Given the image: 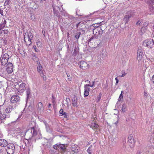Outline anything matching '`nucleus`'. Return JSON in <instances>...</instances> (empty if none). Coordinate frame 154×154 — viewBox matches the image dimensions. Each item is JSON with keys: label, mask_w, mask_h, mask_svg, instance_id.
<instances>
[{"label": "nucleus", "mask_w": 154, "mask_h": 154, "mask_svg": "<svg viewBox=\"0 0 154 154\" xmlns=\"http://www.w3.org/2000/svg\"><path fill=\"white\" fill-rule=\"evenodd\" d=\"M53 11H54V14H55V11L54 10V9H53Z\"/></svg>", "instance_id": "obj_52"}, {"label": "nucleus", "mask_w": 154, "mask_h": 154, "mask_svg": "<svg viewBox=\"0 0 154 154\" xmlns=\"http://www.w3.org/2000/svg\"><path fill=\"white\" fill-rule=\"evenodd\" d=\"M69 33H68V36H69Z\"/></svg>", "instance_id": "obj_58"}, {"label": "nucleus", "mask_w": 154, "mask_h": 154, "mask_svg": "<svg viewBox=\"0 0 154 154\" xmlns=\"http://www.w3.org/2000/svg\"><path fill=\"white\" fill-rule=\"evenodd\" d=\"M60 116H62L63 114V110L62 109H61L59 111Z\"/></svg>", "instance_id": "obj_31"}, {"label": "nucleus", "mask_w": 154, "mask_h": 154, "mask_svg": "<svg viewBox=\"0 0 154 154\" xmlns=\"http://www.w3.org/2000/svg\"><path fill=\"white\" fill-rule=\"evenodd\" d=\"M94 38V37H92L91 38H90L89 39V41L90 42L91 40L93 39Z\"/></svg>", "instance_id": "obj_44"}, {"label": "nucleus", "mask_w": 154, "mask_h": 154, "mask_svg": "<svg viewBox=\"0 0 154 154\" xmlns=\"http://www.w3.org/2000/svg\"><path fill=\"white\" fill-rule=\"evenodd\" d=\"M152 81L153 82L154 84V75L152 76Z\"/></svg>", "instance_id": "obj_42"}, {"label": "nucleus", "mask_w": 154, "mask_h": 154, "mask_svg": "<svg viewBox=\"0 0 154 154\" xmlns=\"http://www.w3.org/2000/svg\"><path fill=\"white\" fill-rule=\"evenodd\" d=\"M63 115L64 118H67V113L66 112H64L63 113Z\"/></svg>", "instance_id": "obj_38"}, {"label": "nucleus", "mask_w": 154, "mask_h": 154, "mask_svg": "<svg viewBox=\"0 0 154 154\" xmlns=\"http://www.w3.org/2000/svg\"><path fill=\"white\" fill-rule=\"evenodd\" d=\"M59 148L62 149V150L63 151H65L66 149L65 145L62 144L59 145Z\"/></svg>", "instance_id": "obj_22"}, {"label": "nucleus", "mask_w": 154, "mask_h": 154, "mask_svg": "<svg viewBox=\"0 0 154 154\" xmlns=\"http://www.w3.org/2000/svg\"><path fill=\"white\" fill-rule=\"evenodd\" d=\"M6 23V20L4 19L3 23L0 26V32L1 31L2 27H4L5 26Z\"/></svg>", "instance_id": "obj_21"}, {"label": "nucleus", "mask_w": 154, "mask_h": 154, "mask_svg": "<svg viewBox=\"0 0 154 154\" xmlns=\"http://www.w3.org/2000/svg\"><path fill=\"white\" fill-rule=\"evenodd\" d=\"M123 93V91H121V94L120 95L119 99L120 100H121V99H122L123 98V95H122V93Z\"/></svg>", "instance_id": "obj_33"}, {"label": "nucleus", "mask_w": 154, "mask_h": 154, "mask_svg": "<svg viewBox=\"0 0 154 154\" xmlns=\"http://www.w3.org/2000/svg\"><path fill=\"white\" fill-rule=\"evenodd\" d=\"M152 10L154 11V8L153 7H152Z\"/></svg>", "instance_id": "obj_55"}, {"label": "nucleus", "mask_w": 154, "mask_h": 154, "mask_svg": "<svg viewBox=\"0 0 154 154\" xmlns=\"http://www.w3.org/2000/svg\"><path fill=\"white\" fill-rule=\"evenodd\" d=\"M86 82H87L88 84L85 85L84 86V87L85 86L86 87H88V86L91 87V83L89 81L87 80Z\"/></svg>", "instance_id": "obj_30"}, {"label": "nucleus", "mask_w": 154, "mask_h": 154, "mask_svg": "<svg viewBox=\"0 0 154 154\" xmlns=\"http://www.w3.org/2000/svg\"><path fill=\"white\" fill-rule=\"evenodd\" d=\"M79 64L80 67L83 70L87 69H89L90 67V65L88 64L86 62L84 61H80L79 62Z\"/></svg>", "instance_id": "obj_7"}, {"label": "nucleus", "mask_w": 154, "mask_h": 154, "mask_svg": "<svg viewBox=\"0 0 154 154\" xmlns=\"http://www.w3.org/2000/svg\"><path fill=\"white\" fill-rule=\"evenodd\" d=\"M144 96H146V97H147L148 96V93L146 91H144Z\"/></svg>", "instance_id": "obj_39"}, {"label": "nucleus", "mask_w": 154, "mask_h": 154, "mask_svg": "<svg viewBox=\"0 0 154 154\" xmlns=\"http://www.w3.org/2000/svg\"><path fill=\"white\" fill-rule=\"evenodd\" d=\"M20 100V97L17 95L12 96L11 99V102L12 103H17L19 102Z\"/></svg>", "instance_id": "obj_13"}, {"label": "nucleus", "mask_w": 154, "mask_h": 154, "mask_svg": "<svg viewBox=\"0 0 154 154\" xmlns=\"http://www.w3.org/2000/svg\"><path fill=\"white\" fill-rule=\"evenodd\" d=\"M91 122L89 125L90 127L92 128L95 132H98L99 131V125L96 124L94 122Z\"/></svg>", "instance_id": "obj_12"}, {"label": "nucleus", "mask_w": 154, "mask_h": 154, "mask_svg": "<svg viewBox=\"0 0 154 154\" xmlns=\"http://www.w3.org/2000/svg\"><path fill=\"white\" fill-rule=\"evenodd\" d=\"M95 82V81H94L92 82V85H91V87H92L94 85V84Z\"/></svg>", "instance_id": "obj_40"}, {"label": "nucleus", "mask_w": 154, "mask_h": 154, "mask_svg": "<svg viewBox=\"0 0 154 154\" xmlns=\"http://www.w3.org/2000/svg\"><path fill=\"white\" fill-rule=\"evenodd\" d=\"M4 149H0V152H3Z\"/></svg>", "instance_id": "obj_45"}, {"label": "nucleus", "mask_w": 154, "mask_h": 154, "mask_svg": "<svg viewBox=\"0 0 154 154\" xmlns=\"http://www.w3.org/2000/svg\"><path fill=\"white\" fill-rule=\"evenodd\" d=\"M1 32V31L0 32ZM9 31L7 29H4L2 30L1 32H0V33H3L4 34H7L8 33Z\"/></svg>", "instance_id": "obj_26"}, {"label": "nucleus", "mask_w": 154, "mask_h": 154, "mask_svg": "<svg viewBox=\"0 0 154 154\" xmlns=\"http://www.w3.org/2000/svg\"><path fill=\"white\" fill-rule=\"evenodd\" d=\"M15 149L13 143L8 144L6 151L8 154H13Z\"/></svg>", "instance_id": "obj_8"}, {"label": "nucleus", "mask_w": 154, "mask_h": 154, "mask_svg": "<svg viewBox=\"0 0 154 154\" xmlns=\"http://www.w3.org/2000/svg\"><path fill=\"white\" fill-rule=\"evenodd\" d=\"M101 95H102V94L101 93H100L99 94L98 96L97 97V102H99V101L100 100V99L101 98Z\"/></svg>", "instance_id": "obj_28"}, {"label": "nucleus", "mask_w": 154, "mask_h": 154, "mask_svg": "<svg viewBox=\"0 0 154 154\" xmlns=\"http://www.w3.org/2000/svg\"><path fill=\"white\" fill-rule=\"evenodd\" d=\"M92 146L91 145L87 150V151L88 154H91Z\"/></svg>", "instance_id": "obj_23"}, {"label": "nucleus", "mask_w": 154, "mask_h": 154, "mask_svg": "<svg viewBox=\"0 0 154 154\" xmlns=\"http://www.w3.org/2000/svg\"><path fill=\"white\" fill-rule=\"evenodd\" d=\"M81 34V32H78L76 33V35H75V37L77 39H78L80 36Z\"/></svg>", "instance_id": "obj_29"}, {"label": "nucleus", "mask_w": 154, "mask_h": 154, "mask_svg": "<svg viewBox=\"0 0 154 154\" xmlns=\"http://www.w3.org/2000/svg\"><path fill=\"white\" fill-rule=\"evenodd\" d=\"M32 8L33 9H35L36 8L35 7H34V6H33V7H32Z\"/></svg>", "instance_id": "obj_48"}, {"label": "nucleus", "mask_w": 154, "mask_h": 154, "mask_svg": "<svg viewBox=\"0 0 154 154\" xmlns=\"http://www.w3.org/2000/svg\"><path fill=\"white\" fill-rule=\"evenodd\" d=\"M143 55V54L142 51L140 49L138 50L137 58L138 61H140L142 59Z\"/></svg>", "instance_id": "obj_15"}, {"label": "nucleus", "mask_w": 154, "mask_h": 154, "mask_svg": "<svg viewBox=\"0 0 154 154\" xmlns=\"http://www.w3.org/2000/svg\"><path fill=\"white\" fill-rule=\"evenodd\" d=\"M104 23V22L103 21L100 23L93 24L92 26L94 27H97L93 29V34L94 35L95 38H97L98 36H100L102 35L103 30L101 28H99L98 26L103 24Z\"/></svg>", "instance_id": "obj_1"}, {"label": "nucleus", "mask_w": 154, "mask_h": 154, "mask_svg": "<svg viewBox=\"0 0 154 154\" xmlns=\"http://www.w3.org/2000/svg\"><path fill=\"white\" fill-rule=\"evenodd\" d=\"M30 90L29 89L28 90H27L26 91V94L27 95V97H29V96L30 94Z\"/></svg>", "instance_id": "obj_35"}, {"label": "nucleus", "mask_w": 154, "mask_h": 154, "mask_svg": "<svg viewBox=\"0 0 154 154\" xmlns=\"http://www.w3.org/2000/svg\"><path fill=\"white\" fill-rule=\"evenodd\" d=\"M12 108L13 107L11 106H9L5 109V112L6 113H9L12 110Z\"/></svg>", "instance_id": "obj_18"}, {"label": "nucleus", "mask_w": 154, "mask_h": 154, "mask_svg": "<svg viewBox=\"0 0 154 154\" xmlns=\"http://www.w3.org/2000/svg\"><path fill=\"white\" fill-rule=\"evenodd\" d=\"M126 107V106L125 104H123L122 105V110L123 112H125Z\"/></svg>", "instance_id": "obj_24"}, {"label": "nucleus", "mask_w": 154, "mask_h": 154, "mask_svg": "<svg viewBox=\"0 0 154 154\" xmlns=\"http://www.w3.org/2000/svg\"><path fill=\"white\" fill-rule=\"evenodd\" d=\"M82 23H81V22H80L79 23H78L77 25H76V26H77V28H78V26H79L80 24H81Z\"/></svg>", "instance_id": "obj_43"}, {"label": "nucleus", "mask_w": 154, "mask_h": 154, "mask_svg": "<svg viewBox=\"0 0 154 154\" xmlns=\"http://www.w3.org/2000/svg\"><path fill=\"white\" fill-rule=\"evenodd\" d=\"M142 29H143V27H142V29H141V30H142Z\"/></svg>", "instance_id": "obj_57"}, {"label": "nucleus", "mask_w": 154, "mask_h": 154, "mask_svg": "<svg viewBox=\"0 0 154 154\" xmlns=\"http://www.w3.org/2000/svg\"><path fill=\"white\" fill-rule=\"evenodd\" d=\"M118 123V121H117L115 123V124L117 125V124Z\"/></svg>", "instance_id": "obj_54"}, {"label": "nucleus", "mask_w": 154, "mask_h": 154, "mask_svg": "<svg viewBox=\"0 0 154 154\" xmlns=\"http://www.w3.org/2000/svg\"><path fill=\"white\" fill-rule=\"evenodd\" d=\"M142 22V20L140 19L138 20L137 22L136 23V25L137 26L140 25Z\"/></svg>", "instance_id": "obj_32"}, {"label": "nucleus", "mask_w": 154, "mask_h": 154, "mask_svg": "<svg viewBox=\"0 0 154 154\" xmlns=\"http://www.w3.org/2000/svg\"><path fill=\"white\" fill-rule=\"evenodd\" d=\"M128 143L131 148L134 147L135 144V141L134 140L132 135L131 134H130L128 137Z\"/></svg>", "instance_id": "obj_9"}, {"label": "nucleus", "mask_w": 154, "mask_h": 154, "mask_svg": "<svg viewBox=\"0 0 154 154\" xmlns=\"http://www.w3.org/2000/svg\"><path fill=\"white\" fill-rule=\"evenodd\" d=\"M51 106V103H49L48 104V107H50Z\"/></svg>", "instance_id": "obj_49"}, {"label": "nucleus", "mask_w": 154, "mask_h": 154, "mask_svg": "<svg viewBox=\"0 0 154 154\" xmlns=\"http://www.w3.org/2000/svg\"><path fill=\"white\" fill-rule=\"evenodd\" d=\"M147 28V26H146L145 27H144V28H145V29H146Z\"/></svg>", "instance_id": "obj_53"}, {"label": "nucleus", "mask_w": 154, "mask_h": 154, "mask_svg": "<svg viewBox=\"0 0 154 154\" xmlns=\"http://www.w3.org/2000/svg\"><path fill=\"white\" fill-rule=\"evenodd\" d=\"M31 132L33 131L32 134L34 136L36 135L37 134V132L35 130L34 127H32L31 128Z\"/></svg>", "instance_id": "obj_20"}, {"label": "nucleus", "mask_w": 154, "mask_h": 154, "mask_svg": "<svg viewBox=\"0 0 154 154\" xmlns=\"http://www.w3.org/2000/svg\"><path fill=\"white\" fill-rule=\"evenodd\" d=\"M59 145H58L57 144L54 145L53 146V148L54 149H57L58 148H59Z\"/></svg>", "instance_id": "obj_34"}, {"label": "nucleus", "mask_w": 154, "mask_h": 154, "mask_svg": "<svg viewBox=\"0 0 154 154\" xmlns=\"http://www.w3.org/2000/svg\"><path fill=\"white\" fill-rule=\"evenodd\" d=\"M72 104L73 106H75L76 105V104L75 103H73Z\"/></svg>", "instance_id": "obj_50"}, {"label": "nucleus", "mask_w": 154, "mask_h": 154, "mask_svg": "<svg viewBox=\"0 0 154 154\" xmlns=\"http://www.w3.org/2000/svg\"><path fill=\"white\" fill-rule=\"evenodd\" d=\"M52 99L53 100V102H54V96H52Z\"/></svg>", "instance_id": "obj_46"}, {"label": "nucleus", "mask_w": 154, "mask_h": 154, "mask_svg": "<svg viewBox=\"0 0 154 154\" xmlns=\"http://www.w3.org/2000/svg\"><path fill=\"white\" fill-rule=\"evenodd\" d=\"M8 143L7 141L4 139H0V146L5 147L8 145Z\"/></svg>", "instance_id": "obj_16"}, {"label": "nucleus", "mask_w": 154, "mask_h": 154, "mask_svg": "<svg viewBox=\"0 0 154 154\" xmlns=\"http://www.w3.org/2000/svg\"><path fill=\"white\" fill-rule=\"evenodd\" d=\"M10 1V0H6L5 2V5H8Z\"/></svg>", "instance_id": "obj_37"}, {"label": "nucleus", "mask_w": 154, "mask_h": 154, "mask_svg": "<svg viewBox=\"0 0 154 154\" xmlns=\"http://www.w3.org/2000/svg\"><path fill=\"white\" fill-rule=\"evenodd\" d=\"M132 11H128L126 13L123 19V20L125 21V24L128 23L129 19L132 16Z\"/></svg>", "instance_id": "obj_10"}, {"label": "nucleus", "mask_w": 154, "mask_h": 154, "mask_svg": "<svg viewBox=\"0 0 154 154\" xmlns=\"http://www.w3.org/2000/svg\"><path fill=\"white\" fill-rule=\"evenodd\" d=\"M20 82H17L14 84V86L16 89H17V91L20 93H22L24 92L26 89L25 84L24 83H22L20 84Z\"/></svg>", "instance_id": "obj_3"}, {"label": "nucleus", "mask_w": 154, "mask_h": 154, "mask_svg": "<svg viewBox=\"0 0 154 154\" xmlns=\"http://www.w3.org/2000/svg\"><path fill=\"white\" fill-rule=\"evenodd\" d=\"M32 37V34L31 32H26L25 33L24 39L25 43L27 46H29L31 45V40Z\"/></svg>", "instance_id": "obj_2"}, {"label": "nucleus", "mask_w": 154, "mask_h": 154, "mask_svg": "<svg viewBox=\"0 0 154 154\" xmlns=\"http://www.w3.org/2000/svg\"><path fill=\"white\" fill-rule=\"evenodd\" d=\"M34 5L35 6V7H37V5L35 3H34Z\"/></svg>", "instance_id": "obj_51"}, {"label": "nucleus", "mask_w": 154, "mask_h": 154, "mask_svg": "<svg viewBox=\"0 0 154 154\" xmlns=\"http://www.w3.org/2000/svg\"><path fill=\"white\" fill-rule=\"evenodd\" d=\"M126 74L127 73L125 72V70H122V75H120L119 76L120 77H123L125 76Z\"/></svg>", "instance_id": "obj_27"}, {"label": "nucleus", "mask_w": 154, "mask_h": 154, "mask_svg": "<svg viewBox=\"0 0 154 154\" xmlns=\"http://www.w3.org/2000/svg\"><path fill=\"white\" fill-rule=\"evenodd\" d=\"M152 2L153 3H154V0L152 1Z\"/></svg>", "instance_id": "obj_56"}, {"label": "nucleus", "mask_w": 154, "mask_h": 154, "mask_svg": "<svg viewBox=\"0 0 154 154\" xmlns=\"http://www.w3.org/2000/svg\"><path fill=\"white\" fill-rule=\"evenodd\" d=\"M143 44L145 46L151 48L154 45V42L152 40L147 39L144 41Z\"/></svg>", "instance_id": "obj_6"}, {"label": "nucleus", "mask_w": 154, "mask_h": 154, "mask_svg": "<svg viewBox=\"0 0 154 154\" xmlns=\"http://www.w3.org/2000/svg\"><path fill=\"white\" fill-rule=\"evenodd\" d=\"M37 69L40 75L43 78V80L45 81L46 80V77L45 75V71L43 69V67L40 63L38 64Z\"/></svg>", "instance_id": "obj_4"}, {"label": "nucleus", "mask_w": 154, "mask_h": 154, "mask_svg": "<svg viewBox=\"0 0 154 154\" xmlns=\"http://www.w3.org/2000/svg\"><path fill=\"white\" fill-rule=\"evenodd\" d=\"M6 115L4 113L2 114V112L0 111V119L3 120L5 119L6 117Z\"/></svg>", "instance_id": "obj_19"}, {"label": "nucleus", "mask_w": 154, "mask_h": 154, "mask_svg": "<svg viewBox=\"0 0 154 154\" xmlns=\"http://www.w3.org/2000/svg\"><path fill=\"white\" fill-rule=\"evenodd\" d=\"M6 70L8 74H10L13 71V65L11 63L9 62L6 67Z\"/></svg>", "instance_id": "obj_11"}, {"label": "nucleus", "mask_w": 154, "mask_h": 154, "mask_svg": "<svg viewBox=\"0 0 154 154\" xmlns=\"http://www.w3.org/2000/svg\"><path fill=\"white\" fill-rule=\"evenodd\" d=\"M38 108L40 110L43 107L42 104L41 102H39L38 103Z\"/></svg>", "instance_id": "obj_25"}, {"label": "nucleus", "mask_w": 154, "mask_h": 154, "mask_svg": "<svg viewBox=\"0 0 154 154\" xmlns=\"http://www.w3.org/2000/svg\"><path fill=\"white\" fill-rule=\"evenodd\" d=\"M9 58V55L5 53L3 54L2 57H1L0 59L1 65L5 66L6 64H7Z\"/></svg>", "instance_id": "obj_5"}, {"label": "nucleus", "mask_w": 154, "mask_h": 154, "mask_svg": "<svg viewBox=\"0 0 154 154\" xmlns=\"http://www.w3.org/2000/svg\"><path fill=\"white\" fill-rule=\"evenodd\" d=\"M40 42L39 41H38V42H36V44L38 46V43H40Z\"/></svg>", "instance_id": "obj_47"}, {"label": "nucleus", "mask_w": 154, "mask_h": 154, "mask_svg": "<svg viewBox=\"0 0 154 154\" xmlns=\"http://www.w3.org/2000/svg\"><path fill=\"white\" fill-rule=\"evenodd\" d=\"M90 90V88L88 87H84V97L88 96L89 94V91Z\"/></svg>", "instance_id": "obj_17"}, {"label": "nucleus", "mask_w": 154, "mask_h": 154, "mask_svg": "<svg viewBox=\"0 0 154 154\" xmlns=\"http://www.w3.org/2000/svg\"><path fill=\"white\" fill-rule=\"evenodd\" d=\"M71 149L74 153H77L79 151V147L76 145L72 144L71 146Z\"/></svg>", "instance_id": "obj_14"}, {"label": "nucleus", "mask_w": 154, "mask_h": 154, "mask_svg": "<svg viewBox=\"0 0 154 154\" xmlns=\"http://www.w3.org/2000/svg\"><path fill=\"white\" fill-rule=\"evenodd\" d=\"M115 80L116 81V84H117L119 82V80L117 79V77L115 78Z\"/></svg>", "instance_id": "obj_41"}, {"label": "nucleus", "mask_w": 154, "mask_h": 154, "mask_svg": "<svg viewBox=\"0 0 154 154\" xmlns=\"http://www.w3.org/2000/svg\"><path fill=\"white\" fill-rule=\"evenodd\" d=\"M33 48L35 50V52H37L38 51V50L37 48V47L36 46H34L33 47Z\"/></svg>", "instance_id": "obj_36"}]
</instances>
